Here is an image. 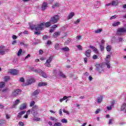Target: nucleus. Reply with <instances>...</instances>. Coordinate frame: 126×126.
<instances>
[{
  "label": "nucleus",
  "instance_id": "f257e3e1",
  "mask_svg": "<svg viewBox=\"0 0 126 126\" xmlns=\"http://www.w3.org/2000/svg\"><path fill=\"white\" fill-rule=\"evenodd\" d=\"M60 16L55 15L51 18L50 22H52V24H55V23H57L60 20Z\"/></svg>",
  "mask_w": 126,
  "mask_h": 126
},
{
  "label": "nucleus",
  "instance_id": "f03ea898",
  "mask_svg": "<svg viewBox=\"0 0 126 126\" xmlns=\"http://www.w3.org/2000/svg\"><path fill=\"white\" fill-rule=\"evenodd\" d=\"M38 109L39 106L38 105H35L33 107H32L31 111V113L34 117H35V116H37V115H38Z\"/></svg>",
  "mask_w": 126,
  "mask_h": 126
},
{
  "label": "nucleus",
  "instance_id": "7ed1b4c3",
  "mask_svg": "<svg viewBox=\"0 0 126 126\" xmlns=\"http://www.w3.org/2000/svg\"><path fill=\"white\" fill-rule=\"evenodd\" d=\"M45 23H41L40 24L35 26V30L36 31H41V30H43L44 28V25Z\"/></svg>",
  "mask_w": 126,
  "mask_h": 126
},
{
  "label": "nucleus",
  "instance_id": "20e7f679",
  "mask_svg": "<svg viewBox=\"0 0 126 126\" xmlns=\"http://www.w3.org/2000/svg\"><path fill=\"white\" fill-rule=\"evenodd\" d=\"M21 93V90H14V91L12 94V97H16L17 95H19Z\"/></svg>",
  "mask_w": 126,
  "mask_h": 126
},
{
  "label": "nucleus",
  "instance_id": "39448f33",
  "mask_svg": "<svg viewBox=\"0 0 126 126\" xmlns=\"http://www.w3.org/2000/svg\"><path fill=\"white\" fill-rule=\"evenodd\" d=\"M8 73H10V74H12L13 75H15L19 73V71L16 69H10V70H9Z\"/></svg>",
  "mask_w": 126,
  "mask_h": 126
},
{
  "label": "nucleus",
  "instance_id": "423d86ee",
  "mask_svg": "<svg viewBox=\"0 0 126 126\" xmlns=\"http://www.w3.org/2000/svg\"><path fill=\"white\" fill-rule=\"evenodd\" d=\"M36 81L35 79L32 78L31 79H28L27 80V85H29V84H32V83H34Z\"/></svg>",
  "mask_w": 126,
  "mask_h": 126
},
{
  "label": "nucleus",
  "instance_id": "0eeeda50",
  "mask_svg": "<svg viewBox=\"0 0 126 126\" xmlns=\"http://www.w3.org/2000/svg\"><path fill=\"white\" fill-rule=\"evenodd\" d=\"M126 28H121L117 30V33H118V34H121L120 33H126Z\"/></svg>",
  "mask_w": 126,
  "mask_h": 126
},
{
  "label": "nucleus",
  "instance_id": "6e6552de",
  "mask_svg": "<svg viewBox=\"0 0 126 126\" xmlns=\"http://www.w3.org/2000/svg\"><path fill=\"white\" fill-rule=\"evenodd\" d=\"M39 75H41L44 78H47L48 77L47 74L42 70L39 71Z\"/></svg>",
  "mask_w": 126,
  "mask_h": 126
},
{
  "label": "nucleus",
  "instance_id": "1a4fd4ad",
  "mask_svg": "<svg viewBox=\"0 0 126 126\" xmlns=\"http://www.w3.org/2000/svg\"><path fill=\"white\" fill-rule=\"evenodd\" d=\"M91 53H92L91 50L89 49V50L86 51L85 56H86V57L87 58H90V57H91Z\"/></svg>",
  "mask_w": 126,
  "mask_h": 126
},
{
  "label": "nucleus",
  "instance_id": "9d476101",
  "mask_svg": "<svg viewBox=\"0 0 126 126\" xmlns=\"http://www.w3.org/2000/svg\"><path fill=\"white\" fill-rule=\"evenodd\" d=\"M47 7H48V3H47V2H43L41 6L42 10H45V9H47Z\"/></svg>",
  "mask_w": 126,
  "mask_h": 126
},
{
  "label": "nucleus",
  "instance_id": "9b49d317",
  "mask_svg": "<svg viewBox=\"0 0 126 126\" xmlns=\"http://www.w3.org/2000/svg\"><path fill=\"white\" fill-rule=\"evenodd\" d=\"M105 62V64L107 65V68H111V65H110V59L106 58Z\"/></svg>",
  "mask_w": 126,
  "mask_h": 126
},
{
  "label": "nucleus",
  "instance_id": "f8f14e48",
  "mask_svg": "<svg viewBox=\"0 0 126 126\" xmlns=\"http://www.w3.org/2000/svg\"><path fill=\"white\" fill-rule=\"evenodd\" d=\"M26 113V111H21L20 113H18V115L17 116V118L18 119H21V117H22V115H24Z\"/></svg>",
  "mask_w": 126,
  "mask_h": 126
},
{
  "label": "nucleus",
  "instance_id": "ddd939ff",
  "mask_svg": "<svg viewBox=\"0 0 126 126\" xmlns=\"http://www.w3.org/2000/svg\"><path fill=\"white\" fill-rule=\"evenodd\" d=\"M27 108V103H23L20 106V110H24Z\"/></svg>",
  "mask_w": 126,
  "mask_h": 126
},
{
  "label": "nucleus",
  "instance_id": "4468645a",
  "mask_svg": "<svg viewBox=\"0 0 126 126\" xmlns=\"http://www.w3.org/2000/svg\"><path fill=\"white\" fill-rule=\"evenodd\" d=\"M60 35H61V32H55L53 34V37H54V38H57V37H59V36H60Z\"/></svg>",
  "mask_w": 126,
  "mask_h": 126
},
{
  "label": "nucleus",
  "instance_id": "2eb2a0df",
  "mask_svg": "<svg viewBox=\"0 0 126 126\" xmlns=\"http://www.w3.org/2000/svg\"><path fill=\"white\" fill-rule=\"evenodd\" d=\"M47 85V84L46 82H40L38 84V86L41 87L42 86H46Z\"/></svg>",
  "mask_w": 126,
  "mask_h": 126
},
{
  "label": "nucleus",
  "instance_id": "dca6fc26",
  "mask_svg": "<svg viewBox=\"0 0 126 126\" xmlns=\"http://www.w3.org/2000/svg\"><path fill=\"white\" fill-rule=\"evenodd\" d=\"M102 101H103V96H100L97 97V102L98 104H100L101 103V102H102Z\"/></svg>",
  "mask_w": 126,
  "mask_h": 126
},
{
  "label": "nucleus",
  "instance_id": "f3484780",
  "mask_svg": "<svg viewBox=\"0 0 126 126\" xmlns=\"http://www.w3.org/2000/svg\"><path fill=\"white\" fill-rule=\"evenodd\" d=\"M44 25H45V27H50V26L52 25V22H51V20H50L48 22L44 23Z\"/></svg>",
  "mask_w": 126,
  "mask_h": 126
},
{
  "label": "nucleus",
  "instance_id": "a211bd4d",
  "mask_svg": "<svg viewBox=\"0 0 126 126\" xmlns=\"http://www.w3.org/2000/svg\"><path fill=\"white\" fill-rule=\"evenodd\" d=\"M119 4V1L116 0V1H112L111 2V5L113 6H116V5H118Z\"/></svg>",
  "mask_w": 126,
  "mask_h": 126
},
{
  "label": "nucleus",
  "instance_id": "6ab92c4d",
  "mask_svg": "<svg viewBox=\"0 0 126 126\" xmlns=\"http://www.w3.org/2000/svg\"><path fill=\"white\" fill-rule=\"evenodd\" d=\"M33 122H41V118L34 117L32 119Z\"/></svg>",
  "mask_w": 126,
  "mask_h": 126
},
{
  "label": "nucleus",
  "instance_id": "aec40b11",
  "mask_svg": "<svg viewBox=\"0 0 126 126\" xmlns=\"http://www.w3.org/2000/svg\"><path fill=\"white\" fill-rule=\"evenodd\" d=\"M0 51H6V52H8V49H5V47L3 45H1L0 46Z\"/></svg>",
  "mask_w": 126,
  "mask_h": 126
},
{
  "label": "nucleus",
  "instance_id": "412c9836",
  "mask_svg": "<svg viewBox=\"0 0 126 126\" xmlns=\"http://www.w3.org/2000/svg\"><path fill=\"white\" fill-rule=\"evenodd\" d=\"M90 48L93 50L95 53H98V50H97V48H95V47L93 46H90Z\"/></svg>",
  "mask_w": 126,
  "mask_h": 126
},
{
  "label": "nucleus",
  "instance_id": "4be33fe9",
  "mask_svg": "<svg viewBox=\"0 0 126 126\" xmlns=\"http://www.w3.org/2000/svg\"><path fill=\"white\" fill-rule=\"evenodd\" d=\"M73 16H74V12H71L68 15V19H71Z\"/></svg>",
  "mask_w": 126,
  "mask_h": 126
},
{
  "label": "nucleus",
  "instance_id": "5701e85b",
  "mask_svg": "<svg viewBox=\"0 0 126 126\" xmlns=\"http://www.w3.org/2000/svg\"><path fill=\"white\" fill-rule=\"evenodd\" d=\"M61 50H62V51H63L64 52H69V48L67 47H63L61 49Z\"/></svg>",
  "mask_w": 126,
  "mask_h": 126
},
{
  "label": "nucleus",
  "instance_id": "b1692460",
  "mask_svg": "<svg viewBox=\"0 0 126 126\" xmlns=\"http://www.w3.org/2000/svg\"><path fill=\"white\" fill-rule=\"evenodd\" d=\"M30 27L32 30H33V29L36 30V25H30Z\"/></svg>",
  "mask_w": 126,
  "mask_h": 126
},
{
  "label": "nucleus",
  "instance_id": "393cba45",
  "mask_svg": "<svg viewBox=\"0 0 126 126\" xmlns=\"http://www.w3.org/2000/svg\"><path fill=\"white\" fill-rule=\"evenodd\" d=\"M126 108V103H123V105L121 106V110L125 111Z\"/></svg>",
  "mask_w": 126,
  "mask_h": 126
},
{
  "label": "nucleus",
  "instance_id": "a878e982",
  "mask_svg": "<svg viewBox=\"0 0 126 126\" xmlns=\"http://www.w3.org/2000/svg\"><path fill=\"white\" fill-rule=\"evenodd\" d=\"M53 60V57L52 56H50L48 59H47L46 61V63H51V62H52Z\"/></svg>",
  "mask_w": 126,
  "mask_h": 126
},
{
  "label": "nucleus",
  "instance_id": "bb28decb",
  "mask_svg": "<svg viewBox=\"0 0 126 126\" xmlns=\"http://www.w3.org/2000/svg\"><path fill=\"white\" fill-rule=\"evenodd\" d=\"M95 67H96V70H99V69L102 67V66L100 64H96Z\"/></svg>",
  "mask_w": 126,
  "mask_h": 126
},
{
  "label": "nucleus",
  "instance_id": "cd10ccee",
  "mask_svg": "<svg viewBox=\"0 0 126 126\" xmlns=\"http://www.w3.org/2000/svg\"><path fill=\"white\" fill-rule=\"evenodd\" d=\"M121 24V22H117L116 23H114L112 24V26H114V27H116V26H119Z\"/></svg>",
  "mask_w": 126,
  "mask_h": 126
},
{
  "label": "nucleus",
  "instance_id": "c85d7f7f",
  "mask_svg": "<svg viewBox=\"0 0 126 126\" xmlns=\"http://www.w3.org/2000/svg\"><path fill=\"white\" fill-rule=\"evenodd\" d=\"M22 53V49H20V50L18 51V53H17L18 57H20V56H21Z\"/></svg>",
  "mask_w": 126,
  "mask_h": 126
},
{
  "label": "nucleus",
  "instance_id": "c756f323",
  "mask_svg": "<svg viewBox=\"0 0 126 126\" xmlns=\"http://www.w3.org/2000/svg\"><path fill=\"white\" fill-rule=\"evenodd\" d=\"M67 99V96L65 95L63 97V98H61L60 101L61 103H62V102H63V101H64V100H66Z\"/></svg>",
  "mask_w": 126,
  "mask_h": 126
},
{
  "label": "nucleus",
  "instance_id": "7c9ffc66",
  "mask_svg": "<svg viewBox=\"0 0 126 126\" xmlns=\"http://www.w3.org/2000/svg\"><path fill=\"white\" fill-rule=\"evenodd\" d=\"M10 78L9 76H6L4 77V80L5 81V82H7V81H8V80H9Z\"/></svg>",
  "mask_w": 126,
  "mask_h": 126
},
{
  "label": "nucleus",
  "instance_id": "2f4dec72",
  "mask_svg": "<svg viewBox=\"0 0 126 126\" xmlns=\"http://www.w3.org/2000/svg\"><path fill=\"white\" fill-rule=\"evenodd\" d=\"M5 86V83L4 82H0V88H3Z\"/></svg>",
  "mask_w": 126,
  "mask_h": 126
},
{
  "label": "nucleus",
  "instance_id": "473e14b6",
  "mask_svg": "<svg viewBox=\"0 0 126 126\" xmlns=\"http://www.w3.org/2000/svg\"><path fill=\"white\" fill-rule=\"evenodd\" d=\"M32 71H34V72H35L36 73H38V74H40V70H42L41 69H39V70H37V69H32Z\"/></svg>",
  "mask_w": 126,
  "mask_h": 126
},
{
  "label": "nucleus",
  "instance_id": "72a5a7b5",
  "mask_svg": "<svg viewBox=\"0 0 126 126\" xmlns=\"http://www.w3.org/2000/svg\"><path fill=\"white\" fill-rule=\"evenodd\" d=\"M59 76L62 77V78H65V75H64L63 72H60L59 74Z\"/></svg>",
  "mask_w": 126,
  "mask_h": 126
},
{
  "label": "nucleus",
  "instance_id": "f704fd0d",
  "mask_svg": "<svg viewBox=\"0 0 126 126\" xmlns=\"http://www.w3.org/2000/svg\"><path fill=\"white\" fill-rule=\"evenodd\" d=\"M55 48L56 50H60V44L56 43L55 45Z\"/></svg>",
  "mask_w": 126,
  "mask_h": 126
},
{
  "label": "nucleus",
  "instance_id": "c9c22d12",
  "mask_svg": "<svg viewBox=\"0 0 126 126\" xmlns=\"http://www.w3.org/2000/svg\"><path fill=\"white\" fill-rule=\"evenodd\" d=\"M70 42H71V39L70 38L68 39V40L67 41H66L64 42V44L65 45H68V44H69V43H70Z\"/></svg>",
  "mask_w": 126,
  "mask_h": 126
},
{
  "label": "nucleus",
  "instance_id": "e433bc0d",
  "mask_svg": "<svg viewBox=\"0 0 126 126\" xmlns=\"http://www.w3.org/2000/svg\"><path fill=\"white\" fill-rule=\"evenodd\" d=\"M20 103V100L19 99H17L15 101V103L14 104V106H16L17 105H18Z\"/></svg>",
  "mask_w": 126,
  "mask_h": 126
},
{
  "label": "nucleus",
  "instance_id": "4c0bfd02",
  "mask_svg": "<svg viewBox=\"0 0 126 126\" xmlns=\"http://www.w3.org/2000/svg\"><path fill=\"white\" fill-rule=\"evenodd\" d=\"M5 52L6 51L4 50H0V55L1 56H4V55H5Z\"/></svg>",
  "mask_w": 126,
  "mask_h": 126
},
{
  "label": "nucleus",
  "instance_id": "58836bf2",
  "mask_svg": "<svg viewBox=\"0 0 126 126\" xmlns=\"http://www.w3.org/2000/svg\"><path fill=\"white\" fill-rule=\"evenodd\" d=\"M44 65H45V66H47V67H51V63L48 62H46L44 63Z\"/></svg>",
  "mask_w": 126,
  "mask_h": 126
},
{
  "label": "nucleus",
  "instance_id": "ea45409f",
  "mask_svg": "<svg viewBox=\"0 0 126 126\" xmlns=\"http://www.w3.org/2000/svg\"><path fill=\"white\" fill-rule=\"evenodd\" d=\"M61 122L63 124H67V120L64 118V119H62Z\"/></svg>",
  "mask_w": 126,
  "mask_h": 126
},
{
  "label": "nucleus",
  "instance_id": "a19ab883",
  "mask_svg": "<svg viewBox=\"0 0 126 126\" xmlns=\"http://www.w3.org/2000/svg\"><path fill=\"white\" fill-rule=\"evenodd\" d=\"M76 47L78 49L79 51H82V46L80 45L76 46Z\"/></svg>",
  "mask_w": 126,
  "mask_h": 126
},
{
  "label": "nucleus",
  "instance_id": "79ce46f5",
  "mask_svg": "<svg viewBox=\"0 0 126 126\" xmlns=\"http://www.w3.org/2000/svg\"><path fill=\"white\" fill-rule=\"evenodd\" d=\"M111 49H112V48L111 47V46L108 45L106 47V50L107 52H110Z\"/></svg>",
  "mask_w": 126,
  "mask_h": 126
},
{
  "label": "nucleus",
  "instance_id": "37998d69",
  "mask_svg": "<svg viewBox=\"0 0 126 126\" xmlns=\"http://www.w3.org/2000/svg\"><path fill=\"white\" fill-rule=\"evenodd\" d=\"M54 126H62V123H56L54 124Z\"/></svg>",
  "mask_w": 126,
  "mask_h": 126
},
{
  "label": "nucleus",
  "instance_id": "c03bdc74",
  "mask_svg": "<svg viewBox=\"0 0 126 126\" xmlns=\"http://www.w3.org/2000/svg\"><path fill=\"white\" fill-rule=\"evenodd\" d=\"M33 94L34 96H35V95H38V94H39V90H36L35 91L33 92Z\"/></svg>",
  "mask_w": 126,
  "mask_h": 126
},
{
  "label": "nucleus",
  "instance_id": "a18cd8bd",
  "mask_svg": "<svg viewBox=\"0 0 126 126\" xmlns=\"http://www.w3.org/2000/svg\"><path fill=\"white\" fill-rule=\"evenodd\" d=\"M60 6V4L58 2L55 3V5L52 6V8H55V7H58Z\"/></svg>",
  "mask_w": 126,
  "mask_h": 126
},
{
  "label": "nucleus",
  "instance_id": "49530a36",
  "mask_svg": "<svg viewBox=\"0 0 126 126\" xmlns=\"http://www.w3.org/2000/svg\"><path fill=\"white\" fill-rule=\"evenodd\" d=\"M102 32V29H100L95 31V33H101Z\"/></svg>",
  "mask_w": 126,
  "mask_h": 126
},
{
  "label": "nucleus",
  "instance_id": "de8ad7c7",
  "mask_svg": "<svg viewBox=\"0 0 126 126\" xmlns=\"http://www.w3.org/2000/svg\"><path fill=\"white\" fill-rule=\"evenodd\" d=\"M113 122H114V119H111L109 121V125H112L113 124Z\"/></svg>",
  "mask_w": 126,
  "mask_h": 126
},
{
  "label": "nucleus",
  "instance_id": "09e8293b",
  "mask_svg": "<svg viewBox=\"0 0 126 126\" xmlns=\"http://www.w3.org/2000/svg\"><path fill=\"white\" fill-rule=\"evenodd\" d=\"M34 105H35V101H31L30 103V107H33Z\"/></svg>",
  "mask_w": 126,
  "mask_h": 126
},
{
  "label": "nucleus",
  "instance_id": "8fccbe9b",
  "mask_svg": "<svg viewBox=\"0 0 126 126\" xmlns=\"http://www.w3.org/2000/svg\"><path fill=\"white\" fill-rule=\"evenodd\" d=\"M107 110H108V111H111V110L113 109V106L112 105H111L110 106H107Z\"/></svg>",
  "mask_w": 126,
  "mask_h": 126
},
{
  "label": "nucleus",
  "instance_id": "3c124183",
  "mask_svg": "<svg viewBox=\"0 0 126 126\" xmlns=\"http://www.w3.org/2000/svg\"><path fill=\"white\" fill-rule=\"evenodd\" d=\"M80 22V19H77V21L74 22V24H78Z\"/></svg>",
  "mask_w": 126,
  "mask_h": 126
},
{
  "label": "nucleus",
  "instance_id": "603ef678",
  "mask_svg": "<svg viewBox=\"0 0 126 126\" xmlns=\"http://www.w3.org/2000/svg\"><path fill=\"white\" fill-rule=\"evenodd\" d=\"M63 111L65 113V114H67V115H69V112H68V111H66L65 109H63Z\"/></svg>",
  "mask_w": 126,
  "mask_h": 126
},
{
  "label": "nucleus",
  "instance_id": "864d4df0",
  "mask_svg": "<svg viewBox=\"0 0 126 126\" xmlns=\"http://www.w3.org/2000/svg\"><path fill=\"white\" fill-rule=\"evenodd\" d=\"M5 120H0V125H3V124H5Z\"/></svg>",
  "mask_w": 126,
  "mask_h": 126
},
{
  "label": "nucleus",
  "instance_id": "5fc2aeb1",
  "mask_svg": "<svg viewBox=\"0 0 126 126\" xmlns=\"http://www.w3.org/2000/svg\"><path fill=\"white\" fill-rule=\"evenodd\" d=\"M93 59L94 60H97V59H98V56H97L96 55H94L93 56Z\"/></svg>",
  "mask_w": 126,
  "mask_h": 126
},
{
  "label": "nucleus",
  "instance_id": "6e6d98bb",
  "mask_svg": "<svg viewBox=\"0 0 126 126\" xmlns=\"http://www.w3.org/2000/svg\"><path fill=\"white\" fill-rule=\"evenodd\" d=\"M100 48L101 51H104V45H100Z\"/></svg>",
  "mask_w": 126,
  "mask_h": 126
},
{
  "label": "nucleus",
  "instance_id": "4d7b16f0",
  "mask_svg": "<svg viewBox=\"0 0 126 126\" xmlns=\"http://www.w3.org/2000/svg\"><path fill=\"white\" fill-rule=\"evenodd\" d=\"M58 27V25H54L51 26V28H53V29H56Z\"/></svg>",
  "mask_w": 126,
  "mask_h": 126
},
{
  "label": "nucleus",
  "instance_id": "13d9d810",
  "mask_svg": "<svg viewBox=\"0 0 126 126\" xmlns=\"http://www.w3.org/2000/svg\"><path fill=\"white\" fill-rule=\"evenodd\" d=\"M100 111L101 110H100L99 109H97L95 112V114L97 115V114H99Z\"/></svg>",
  "mask_w": 126,
  "mask_h": 126
},
{
  "label": "nucleus",
  "instance_id": "bf43d9fd",
  "mask_svg": "<svg viewBox=\"0 0 126 126\" xmlns=\"http://www.w3.org/2000/svg\"><path fill=\"white\" fill-rule=\"evenodd\" d=\"M115 18H117V15H114L110 18V20H112V19H115Z\"/></svg>",
  "mask_w": 126,
  "mask_h": 126
},
{
  "label": "nucleus",
  "instance_id": "052dcab7",
  "mask_svg": "<svg viewBox=\"0 0 126 126\" xmlns=\"http://www.w3.org/2000/svg\"><path fill=\"white\" fill-rule=\"evenodd\" d=\"M50 119L52 121H55V122H57V119L55 117H51Z\"/></svg>",
  "mask_w": 126,
  "mask_h": 126
},
{
  "label": "nucleus",
  "instance_id": "680f3d73",
  "mask_svg": "<svg viewBox=\"0 0 126 126\" xmlns=\"http://www.w3.org/2000/svg\"><path fill=\"white\" fill-rule=\"evenodd\" d=\"M34 34H35V35H40V34H41V32H35Z\"/></svg>",
  "mask_w": 126,
  "mask_h": 126
},
{
  "label": "nucleus",
  "instance_id": "e2e57ef3",
  "mask_svg": "<svg viewBox=\"0 0 126 126\" xmlns=\"http://www.w3.org/2000/svg\"><path fill=\"white\" fill-rule=\"evenodd\" d=\"M6 119L8 120V119H10V115H8V114H6Z\"/></svg>",
  "mask_w": 126,
  "mask_h": 126
},
{
  "label": "nucleus",
  "instance_id": "0e129e2a",
  "mask_svg": "<svg viewBox=\"0 0 126 126\" xmlns=\"http://www.w3.org/2000/svg\"><path fill=\"white\" fill-rule=\"evenodd\" d=\"M55 29H53L52 27H51V29L50 30V33H53V32L55 31Z\"/></svg>",
  "mask_w": 126,
  "mask_h": 126
},
{
  "label": "nucleus",
  "instance_id": "69168bd1",
  "mask_svg": "<svg viewBox=\"0 0 126 126\" xmlns=\"http://www.w3.org/2000/svg\"><path fill=\"white\" fill-rule=\"evenodd\" d=\"M31 57V55L30 54H28L25 58V60H27V59L30 58Z\"/></svg>",
  "mask_w": 126,
  "mask_h": 126
},
{
  "label": "nucleus",
  "instance_id": "338daca9",
  "mask_svg": "<svg viewBox=\"0 0 126 126\" xmlns=\"http://www.w3.org/2000/svg\"><path fill=\"white\" fill-rule=\"evenodd\" d=\"M59 114L60 116H63V111L62 110V109L59 110Z\"/></svg>",
  "mask_w": 126,
  "mask_h": 126
},
{
  "label": "nucleus",
  "instance_id": "774afa93",
  "mask_svg": "<svg viewBox=\"0 0 126 126\" xmlns=\"http://www.w3.org/2000/svg\"><path fill=\"white\" fill-rule=\"evenodd\" d=\"M43 53H44V52L43 51V50H40L39 51V55H43Z\"/></svg>",
  "mask_w": 126,
  "mask_h": 126
}]
</instances>
